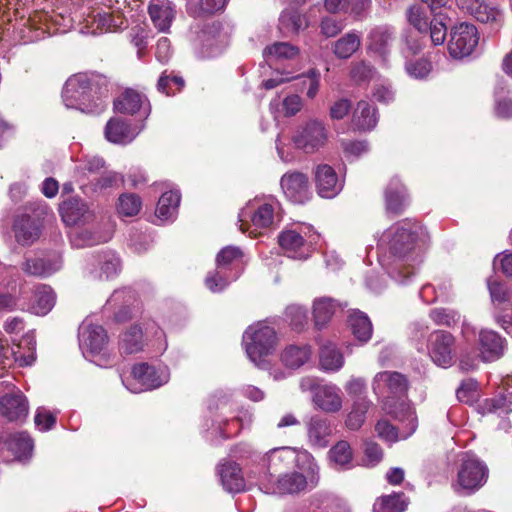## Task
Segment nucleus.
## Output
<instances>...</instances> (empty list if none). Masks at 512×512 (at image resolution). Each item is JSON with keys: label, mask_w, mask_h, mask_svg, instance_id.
<instances>
[{"label": "nucleus", "mask_w": 512, "mask_h": 512, "mask_svg": "<svg viewBox=\"0 0 512 512\" xmlns=\"http://www.w3.org/2000/svg\"><path fill=\"white\" fill-rule=\"evenodd\" d=\"M374 74L372 66L365 62L354 64L350 71L351 79L357 84L369 81Z\"/></svg>", "instance_id": "nucleus-57"}, {"label": "nucleus", "mask_w": 512, "mask_h": 512, "mask_svg": "<svg viewBox=\"0 0 512 512\" xmlns=\"http://www.w3.org/2000/svg\"><path fill=\"white\" fill-rule=\"evenodd\" d=\"M408 20L420 33H427L429 22L419 7H412L409 10Z\"/></svg>", "instance_id": "nucleus-61"}, {"label": "nucleus", "mask_w": 512, "mask_h": 512, "mask_svg": "<svg viewBox=\"0 0 512 512\" xmlns=\"http://www.w3.org/2000/svg\"><path fill=\"white\" fill-rule=\"evenodd\" d=\"M251 221L256 228H268L274 221V207L270 203H260L257 201L249 203L239 213V221L242 222L241 230L244 231L243 225Z\"/></svg>", "instance_id": "nucleus-13"}, {"label": "nucleus", "mask_w": 512, "mask_h": 512, "mask_svg": "<svg viewBox=\"0 0 512 512\" xmlns=\"http://www.w3.org/2000/svg\"><path fill=\"white\" fill-rule=\"evenodd\" d=\"M145 96L133 89H126L115 101L114 108L122 114L133 115L143 106Z\"/></svg>", "instance_id": "nucleus-29"}, {"label": "nucleus", "mask_w": 512, "mask_h": 512, "mask_svg": "<svg viewBox=\"0 0 512 512\" xmlns=\"http://www.w3.org/2000/svg\"><path fill=\"white\" fill-rule=\"evenodd\" d=\"M55 294L48 286H41L35 292L33 310L37 315H46L55 304Z\"/></svg>", "instance_id": "nucleus-43"}, {"label": "nucleus", "mask_w": 512, "mask_h": 512, "mask_svg": "<svg viewBox=\"0 0 512 512\" xmlns=\"http://www.w3.org/2000/svg\"><path fill=\"white\" fill-rule=\"evenodd\" d=\"M141 208V199L136 194H123L119 197L117 210L123 216H134Z\"/></svg>", "instance_id": "nucleus-49"}, {"label": "nucleus", "mask_w": 512, "mask_h": 512, "mask_svg": "<svg viewBox=\"0 0 512 512\" xmlns=\"http://www.w3.org/2000/svg\"><path fill=\"white\" fill-rule=\"evenodd\" d=\"M345 390L350 397L358 399L360 397H366V381L361 377H352L346 384Z\"/></svg>", "instance_id": "nucleus-62"}, {"label": "nucleus", "mask_w": 512, "mask_h": 512, "mask_svg": "<svg viewBox=\"0 0 512 512\" xmlns=\"http://www.w3.org/2000/svg\"><path fill=\"white\" fill-rule=\"evenodd\" d=\"M280 29L286 32L298 33L308 26L305 16L296 10H285L279 18Z\"/></svg>", "instance_id": "nucleus-42"}, {"label": "nucleus", "mask_w": 512, "mask_h": 512, "mask_svg": "<svg viewBox=\"0 0 512 512\" xmlns=\"http://www.w3.org/2000/svg\"><path fill=\"white\" fill-rule=\"evenodd\" d=\"M217 473L225 490L238 493L244 490L245 480L239 465L230 460H223L217 466Z\"/></svg>", "instance_id": "nucleus-16"}, {"label": "nucleus", "mask_w": 512, "mask_h": 512, "mask_svg": "<svg viewBox=\"0 0 512 512\" xmlns=\"http://www.w3.org/2000/svg\"><path fill=\"white\" fill-rule=\"evenodd\" d=\"M281 187L285 195L294 203L302 204L311 196L308 177L298 171L285 173L281 178Z\"/></svg>", "instance_id": "nucleus-11"}, {"label": "nucleus", "mask_w": 512, "mask_h": 512, "mask_svg": "<svg viewBox=\"0 0 512 512\" xmlns=\"http://www.w3.org/2000/svg\"><path fill=\"white\" fill-rule=\"evenodd\" d=\"M144 347L143 333L140 327L132 326L122 335L120 350L125 354H133L142 351Z\"/></svg>", "instance_id": "nucleus-40"}, {"label": "nucleus", "mask_w": 512, "mask_h": 512, "mask_svg": "<svg viewBox=\"0 0 512 512\" xmlns=\"http://www.w3.org/2000/svg\"><path fill=\"white\" fill-rule=\"evenodd\" d=\"M243 252L239 247L226 246L222 248L216 256V266L218 269L225 270L231 265L241 262Z\"/></svg>", "instance_id": "nucleus-45"}, {"label": "nucleus", "mask_w": 512, "mask_h": 512, "mask_svg": "<svg viewBox=\"0 0 512 512\" xmlns=\"http://www.w3.org/2000/svg\"><path fill=\"white\" fill-rule=\"evenodd\" d=\"M398 419L404 426L401 431L387 420H380L375 425L377 436L384 440L387 444H393L398 440L406 439L411 436L417 429L418 421L415 410L407 402L399 404Z\"/></svg>", "instance_id": "nucleus-6"}, {"label": "nucleus", "mask_w": 512, "mask_h": 512, "mask_svg": "<svg viewBox=\"0 0 512 512\" xmlns=\"http://www.w3.org/2000/svg\"><path fill=\"white\" fill-rule=\"evenodd\" d=\"M80 345L92 354L101 352L108 342L105 329L100 325L83 326L79 333Z\"/></svg>", "instance_id": "nucleus-22"}, {"label": "nucleus", "mask_w": 512, "mask_h": 512, "mask_svg": "<svg viewBox=\"0 0 512 512\" xmlns=\"http://www.w3.org/2000/svg\"><path fill=\"white\" fill-rule=\"evenodd\" d=\"M185 85L184 79L177 75L168 74L164 71L157 83V88L160 92L166 95H174L177 91H180Z\"/></svg>", "instance_id": "nucleus-46"}, {"label": "nucleus", "mask_w": 512, "mask_h": 512, "mask_svg": "<svg viewBox=\"0 0 512 512\" xmlns=\"http://www.w3.org/2000/svg\"><path fill=\"white\" fill-rule=\"evenodd\" d=\"M132 374L147 390L158 388L168 381L165 370H159L147 363L136 364L132 369Z\"/></svg>", "instance_id": "nucleus-21"}, {"label": "nucleus", "mask_w": 512, "mask_h": 512, "mask_svg": "<svg viewBox=\"0 0 512 512\" xmlns=\"http://www.w3.org/2000/svg\"><path fill=\"white\" fill-rule=\"evenodd\" d=\"M227 0H200L199 8L190 10L189 13L197 18L205 14H213L222 10L226 5Z\"/></svg>", "instance_id": "nucleus-56"}, {"label": "nucleus", "mask_w": 512, "mask_h": 512, "mask_svg": "<svg viewBox=\"0 0 512 512\" xmlns=\"http://www.w3.org/2000/svg\"><path fill=\"white\" fill-rule=\"evenodd\" d=\"M34 423L40 431H48L56 424V416L45 408H38L34 417Z\"/></svg>", "instance_id": "nucleus-58"}, {"label": "nucleus", "mask_w": 512, "mask_h": 512, "mask_svg": "<svg viewBox=\"0 0 512 512\" xmlns=\"http://www.w3.org/2000/svg\"><path fill=\"white\" fill-rule=\"evenodd\" d=\"M180 193L178 191H168L161 195L159 198L156 213L159 218L170 219L178 210L180 204Z\"/></svg>", "instance_id": "nucleus-39"}, {"label": "nucleus", "mask_w": 512, "mask_h": 512, "mask_svg": "<svg viewBox=\"0 0 512 512\" xmlns=\"http://www.w3.org/2000/svg\"><path fill=\"white\" fill-rule=\"evenodd\" d=\"M14 229L16 240L22 245L31 244L39 236L38 228L30 219H22L15 224Z\"/></svg>", "instance_id": "nucleus-44"}, {"label": "nucleus", "mask_w": 512, "mask_h": 512, "mask_svg": "<svg viewBox=\"0 0 512 512\" xmlns=\"http://www.w3.org/2000/svg\"><path fill=\"white\" fill-rule=\"evenodd\" d=\"M344 357L334 344H327L320 351V366L325 371L335 372L342 368Z\"/></svg>", "instance_id": "nucleus-38"}, {"label": "nucleus", "mask_w": 512, "mask_h": 512, "mask_svg": "<svg viewBox=\"0 0 512 512\" xmlns=\"http://www.w3.org/2000/svg\"><path fill=\"white\" fill-rule=\"evenodd\" d=\"M372 406V402L367 397H360L353 401L352 410L347 415L345 424L350 430L359 429L365 421L366 413Z\"/></svg>", "instance_id": "nucleus-35"}, {"label": "nucleus", "mask_w": 512, "mask_h": 512, "mask_svg": "<svg viewBox=\"0 0 512 512\" xmlns=\"http://www.w3.org/2000/svg\"><path fill=\"white\" fill-rule=\"evenodd\" d=\"M123 181L121 175L113 171L104 172L98 179L95 186L99 189H108L119 186Z\"/></svg>", "instance_id": "nucleus-64"}, {"label": "nucleus", "mask_w": 512, "mask_h": 512, "mask_svg": "<svg viewBox=\"0 0 512 512\" xmlns=\"http://www.w3.org/2000/svg\"><path fill=\"white\" fill-rule=\"evenodd\" d=\"M359 457L356 459V465L373 467L377 465L383 458L381 450H356Z\"/></svg>", "instance_id": "nucleus-59"}, {"label": "nucleus", "mask_w": 512, "mask_h": 512, "mask_svg": "<svg viewBox=\"0 0 512 512\" xmlns=\"http://www.w3.org/2000/svg\"><path fill=\"white\" fill-rule=\"evenodd\" d=\"M479 42V33L475 25L462 22L451 28L448 42L449 54L455 59L470 56Z\"/></svg>", "instance_id": "nucleus-7"}, {"label": "nucleus", "mask_w": 512, "mask_h": 512, "mask_svg": "<svg viewBox=\"0 0 512 512\" xmlns=\"http://www.w3.org/2000/svg\"><path fill=\"white\" fill-rule=\"evenodd\" d=\"M313 400L321 410L328 413L339 411L343 403L341 390L334 384L318 386Z\"/></svg>", "instance_id": "nucleus-20"}, {"label": "nucleus", "mask_w": 512, "mask_h": 512, "mask_svg": "<svg viewBox=\"0 0 512 512\" xmlns=\"http://www.w3.org/2000/svg\"><path fill=\"white\" fill-rule=\"evenodd\" d=\"M314 175L317 192L322 198H333L343 188L342 182L330 165L320 164L316 166Z\"/></svg>", "instance_id": "nucleus-14"}, {"label": "nucleus", "mask_w": 512, "mask_h": 512, "mask_svg": "<svg viewBox=\"0 0 512 512\" xmlns=\"http://www.w3.org/2000/svg\"><path fill=\"white\" fill-rule=\"evenodd\" d=\"M378 122L377 109L365 100L357 103L352 114V125L360 131L374 129Z\"/></svg>", "instance_id": "nucleus-24"}, {"label": "nucleus", "mask_w": 512, "mask_h": 512, "mask_svg": "<svg viewBox=\"0 0 512 512\" xmlns=\"http://www.w3.org/2000/svg\"><path fill=\"white\" fill-rule=\"evenodd\" d=\"M386 210L394 215L401 214L408 205L406 188L396 177L392 178L385 190Z\"/></svg>", "instance_id": "nucleus-23"}, {"label": "nucleus", "mask_w": 512, "mask_h": 512, "mask_svg": "<svg viewBox=\"0 0 512 512\" xmlns=\"http://www.w3.org/2000/svg\"><path fill=\"white\" fill-rule=\"evenodd\" d=\"M243 344L249 359L260 367L264 358L273 353L276 348V331L266 323L258 322L245 330Z\"/></svg>", "instance_id": "nucleus-5"}, {"label": "nucleus", "mask_w": 512, "mask_h": 512, "mask_svg": "<svg viewBox=\"0 0 512 512\" xmlns=\"http://www.w3.org/2000/svg\"><path fill=\"white\" fill-rule=\"evenodd\" d=\"M27 347L29 350L28 355H22L18 352V361L20 366H28L31 365L35 361V347L36 340L33 333H27L20 341L19 348Z\"/></svg>", "instance_id": "nucleus-55"}, {"label": "nucleus", "mask_w": 512, "mask_h": 512, "mask_svg": "<svg viewBox=\"0 0 512 512\" xmlns=\"http://www.w3.org/2000/svg\"><path fill=\"white\" fill-rule=\"evenodd\" d=\"M408 500L404 493H393L378 498L374 504V512H404Z\"/></svg>", "instance_id": "nucleus-36"}, {"label": "nucleus", "mask_w": 512, "mask_h": 512, "mask_svg": "<svg viewBox=\"0 0 512 512\" xmlns=\"http://www.w3.org/2000/svg\"><path fill=\"white\" fill-rule=\"evenodd\" d=\"M93 266L97 267L99 273L95 271V277L99 279H109L116 276L121 268L120 259L112 251H103L99 253L93 261Z\"/></svg>", "instance_id": "nucleus-26"}, {"label": "nucleus", "mask_w": 512, "mask_h": 512, "mask_svg": "<svg viewBox=\"0 0 512 512\" xmlns=\"http://www.w3.org/2000/svg\"><path fill=\"white\" fill-rule=\"evenodd\" d=\"M311 350L307 345H290L281 353L282 363L289 368L296 369L304 365L310 358Z\"/></svg>", "instance_id": "nucleus-32"}, {"label": "nucleus", "mask_w": 512, "mask_h": 512, "mask_svg": "<svg viewBox=\"0 0 512 512\" xmlns=\"http://www.w3.org/2000/svg\"><path fill=\"white\" fill-rule=\"evenodd\" d=\"M278 242L289 257L298 259L306 257L304 252L305 240L299 232L295 230L283 231L278 236Z\"/></svg>", "instance_id": "nucleus-27"}, {"label": "nucleus", "mask_w": 512, "mask_h": 512, "mask_svg": "<svg viewBox=\"0 0 512 512\" xmlns=\"http://www.w3.org/2000/svg\"><path fill=\"white\" fill-rule=\"evenodd\" d=\"M406 71L415 78H424L431 71V63L426 59H418L406 63Z\"/></svg>", "instance_id": "nucleus-60"}, {"label": "nucleus", "mask_w": 512, "mask_h": 512, "mask_svg": "<svg viewBox=\"0 0 512 512\" xmlns=\"http://www.w3.org/2000/svg\"><path fill=\"white\" fill-rule=\"evenodd\" d=\"M359 455L353 454L352 450H330L329 460L336 468L349 469L356 463Z\"/></svg>", "instance_id": "nucleus-51"}, {"label": "nucleus", "mask_w": 512, "mask_h": 512, "mask_svg": "<svg viewBox=\"0 0 512 512\" xmlns=\"http://www.w3.org/2000/svg\"><path fill=\"white\" fill-rule=\"evenodd\" d=\"M297 466L308 462L307 475L291 472L280 476L272 485V493L277 495L299 494L314 489L319 483L318 467L312 463V457L307 450H295Z\"/></svg>", "instance_id": "nucleus-4"}, {"label": "nucleus", "mask_w": 512, "mask_h": 512, "mask_svg": "<svg viewBox=\"0 0 512 512\" xmlns=\"http://www.w3.org/2000/svg\"><path fill=\"white\" fill-rule=\"evenodd\" d=\"M429 318L437 326L454 328L461 321V314L452 308L436 307L429 311Z\"/></svg>", "instance_id": "nucleus-41"}, {"label": "nucleus", "mask_w": 512, "mask_h": 512, "mask_svg": "<svg viewBox=\"0 0 512 512\" xmlns=\"http://www.w3.org/2000/svg\"><path fill=\"white\" fill-rule=\"evenodd\" d=\"M150 19L160 32H168L175 19V5L170 0H151L148 6Z\"/></svg>", "instance_id": "nucleus-15"}, {"label": "nucleus", "mask_w": 512, "mask_h": 512, "mask_svg": "<svg viewBox=\"0 0 512 512\" xmlns=\"http://www.w3.org/2000/svg\"><path fill=\"white\" fill-rule=\"evenodd\" d=\"M321 32L326 37H334L344 28V22L333 17H325L320 24Z\"/></svg>", "instance_id": "nucleus-63"}, {"label": "nucleus", "mask_w": 512, "mask_h": 512, "mask_svg": "<svg viewBox=\"0 0 512 512\" xmlns=\"http://www.w3.org/2000/svg\"><path fill=\"white\" fill-rule=\"evenodd\" d=\"M286 319L295 330H301L307 324V311L299 305H290L285 311Z\"/></svg>", "instance_id": "nucleus-52"}, {"label": "nucleus", "mask_w": 512, "mask_h": 512, "mask_svg": "<svg viewBox=\"0 0 512 512\" xmlns=\"http://www.w3.org/2000/svg\"><path fill=\"white\" fill-rule=\"evenodd\" d=\"M229 279L226 277L224 270L216 269L212 272H209L205 279V284L207 288L212 292H220L224 290L228 284Z\"/></svg>", "instance_id": "nucleus-54"}, {"label": "nucleus", "mask_w": 512, "mask_h": 512, "mask_svg": "<svg viewBox=\"0 0 512 512\" xmlns=\"http://www.w3.org/2000/svg\"><path fill=\"white\" fill-rule=\"evenodd\" d=\"M307 432L311 445L325 447L328 445V438L332 434V429L327 419L313 416L307 424Z\"/></svg>", "instance_id": "nucleus-25"}, {"label": "nucleus", "mask_w": 512, "mask_h": 512, "mask_svg": "<svg viewBox=\"0 0 512 512\" xmlns=\"http://www.w3.org/2000/svg\"><path fill=\"white\" fill-rule=\"evenodd\" d=\"M480 353L485 361H494L504 354L505 340L495 331L483 329L479 333Z\"/></svg>", "instance_id": "nucleus-19"}, {"label": "nucleus", "mask_w": 512, "mask_h": 512, "mask_svg": "<svg viewBox=\"0 0 512 512\" xmlns=\"http://www.w3.org/2000/svg\"><path fill=\"white\" fill-rule=\"evenodd\" d=\"M361 37L356 32H349L333 44V52L339 59L350 58L360 47Z\"/></svg>", "instance_id": "nucleus-33"}, {"label": "nucleus", "mask_w": 512, "mask_h": 512, "mask_svg": "<svg viewBox=\"0 0 512 512\" xmlns=\"http://www.w3.org/2000/svg\"><path fill=\"white\" fill-rule=\"evenodd\" d=\"M299 53V49L287 42H278L265 48L264 56L275 59H293Z\"/></svg>", "instance_id": "nucleus-47"}, {"label": "nucleus", "mask_w": 512, "mask_h": 512, "mask_svg": "<svg viewBox=\"0 0 512 512\" xmlns=\"http://www.w3.org/2000/svg\"><path fill=\"white\" fill-rule=\"evenodd\" d=\"M427 351L436 365L449 367L456 355V338L448 331L435 330L429 334Z\"/></svg>", "instance_id": "nucleus-8"}, {"label": "nucleus", "mask_w": 512, "mask_h": 512, "mask_svg": "<svg viewBox=\"0 0 512 512\" xmlns=\"http://www.w3.org/2000/svg\"><path fill=\"white\" fill-rule=\"evenodd\" d=\"M296 148L306 153H314L327 141V130L318 120H310L292 138Z\"/></svg>", "instance_id": "nucleus-9"}, {"label": "nucleus", "mask_w": 512, "mask_h": 512, "mask_svg": "<svg viewBox=\"0 0 512 512\" xmlns=\"http://www.w3.org/2000/svg\"><path fill=\"white\" fill-rule=\"evenodd\" d=\"M372 390L383 404V409L393 417H399V404L406 402L404 397L408 390L405 375L396 371L377 373L372 381Z\"/></svg>", "instance_id": "nucleus-3"}, {"label": "nucleus", "mask_w": 512, "mask_h": 512, "mask_svg": "<svg viewBox=\"0 0 512 512\" xmlns=\"http://www.w3.org/2000/svg\"><path fill=\"white\" fill-rule=\"evenodd\" d=\"M339 305L332 298L323 297L315 300L313 305L314 323L318 329H322L330 321Z\"/></svg>", "instance_id": "nucleus-31"}, {"label": "nucleus", "mask_w": 512, "mask_h": 512, "mask_svg": "<svg viewBox=\"0 0 512 512\" xmlns=\"http://www.w3.org/2000/svg\"><path fill=\"white\" fill-rule=\"evenodd\" d=\"M488 289L493 303L503 304L509 302L511 299V290L505 283L489 280Z\"/></svg>", "instance_id": "nucleus-53"}, {"label": "nucleus", "mask_w": 512, "mask_h": 512, "mask_svg": "<svg viewBox=\"0 0 512 512\" xmlns=\"http://www.w3.org/2000/svg\"><path fill=\"white\" fill-rule=\"evenodd\" d=\"M487 468L478 459L466 455L458 472V482L464 489L473 490L483 485Z\"/></svg>", "instance_id": "nucleus-12"}, {"label": "nucleus", "mask_w": 512, "mask_h": 512, "mask_svg": "<svg viewBox=\"0 0 512 512\" xmlns=\"http://www.w3.org/2000/svg\"><path fill=\"white\" fill-rule=\"evenodd\" d=\"M506 89V85L503 80H500L495 88L496 95V104H495V113L498 117L501 118H511L512 117V99H501L502 94H504Z\"/></svg>", "instance_id": "nucleus-48"}, {"label": "nucleus", "mask_w": 512, "mask_h": 512, "mask_svg": "<svg viewBox=\"0 0 512 512\" xmlns=\"http://www.w3.org/2000/svg\"><path fill=\"white\" fill-rule=\"evenodd\" d=\"M96 90L97 85L86 74H76L66 81L62 99L67 108L91 114L99 113L104 105Z\"/></svg>", "instance_id": "nucleus-2"}, {"label": "nucleus", "mask_w": 512, "mask_h": 512, "mask_svg": "<svg viewBox=\"0 0 512 512\" xmlns=\"http://www.w3.org/2000/svg\"><path fill=\"white\" fill-rule=\"evenodd\" d=\"M511 402L506 395L499 394L493 398L484 399L478 406V412L482 415L497 414L499 416L508 414L512 411Z\"/></svg>", "instance_id": "nucleus-37"}, {"label": "nucleus", "mask_w": 512, "mask_h": 512, "mask_svg": "<svg viewBox=\"0 0 512 512\" xmlns=\"http://www.w3.org/2000/svg\"><path fill=\"white\" fill-rule=\"evenodd\" d=\"M423 232L418 222L406 219L392 225L381 237L392 259L389 273L399 283H405L414 274L412 262L418 258L417 247Z\"/></svg>", "instance_id": "nucleus-1"}, {"label": "nucleus", "mask_w": 512, "mask_h": 512, "mask_svg": "<svg viewBox=\"0 0 512 512\" xmlns=\"http://www.w3.org/2000/svg\"><path fill=\"white\" fill-rule=\"evenodd\" d=\"M455 2L459 9L472 15L479 22L490 24L495 30L503 25V11L496 6H490L482 0H455Z\"/></svg>", "instance_id": "nucleus-10"}, {"label": "nucleus", "mask_w": 512, "mask_h": 512, "mask_svg": "<svg viewBox=\"0 0 512 512\" xmlns=\"http://www.w3.org/2000/svg\"><path fill=\"white\" fill-rule=\"evenodd\" d=\"M444 19L445 17L443 15L437 14L433 20L429 22L428 32L430 33V38L434 45H441L446 39L447 26Z\"/></svg>", "instance_id": "nucleus-50"}, {"label": "nucleus", "mask_w": 512, "mask_h": 512, "mask_svg": "<svg viewBox=\"0 0 512 512\" xmlns=\"http://www.w3.org/2000/svg\"><path fill=\"white\" fill-rule=\"evenodd\" d=\"M0 414L9 421L26 418L28 414L27 399L20 391L2 396L0 398Z\"/></svg>", "instance_id": "nucleus-17"}, {"label": "nucleus", "mask_w": 512, "mask_h": 512, "mask_svg": "<svg viewBox=\"0 0 512 512\" xmlns=\"http://www.w3.org/2000/svg\"><path fill=\"white\" fill-rule=\"evenodd\" d=\"M142 129L143 126L132 127L128 121L114 118L106 124L105 136L112 143L127 144L133 141Z\"/></svg>", "instance_id": "nucleus-18"}, {"label": "nucleus", "mask_w": 512, "mask_h": 512, "mask_svg": "<svg viewBox=\"0 0 512 512\" xmlns=\"http://www.w3.org/2000/svg\"><path fill=\"white\" fill-rule=\"evenodd\" d=\"M61 267L59 259L33 258L27 259L22 266L25 273L37 277H47L58 271Z\"/></svg>", "instance_id": "nucleus-28"}, {"label": "nucleus", "mask_w": 512, "mask_h": 512, "mask_svg": "<svg viewBox=\"0 0 512 512\" xmlns=\"http://www.w3.org/2000/svg\"><path fill=\"white\" fill-rule=\"evenodd\" d=\"M349 324L353 335L362 343L372 336V323L368 316L361 311L353 312L349 316Z\"/></svg>", "instance_id": "nucleus-34"}, {"label": "nucleus", "mask_w": 512, "mask_h": 512, "mask_svg": "<svg viewBox=\"0 0 512 512\" xmlns=\"http://www.w3.org/2000/svg\"><path fill=\"white\" fill-rule=\"evenodd\" d=\"M62 220L67 225H75L87 212L86 204L79 198L72 197L63 201L59 207Z\"/></svg>", "instance_id": "nucleus-30"}]
</instances>
